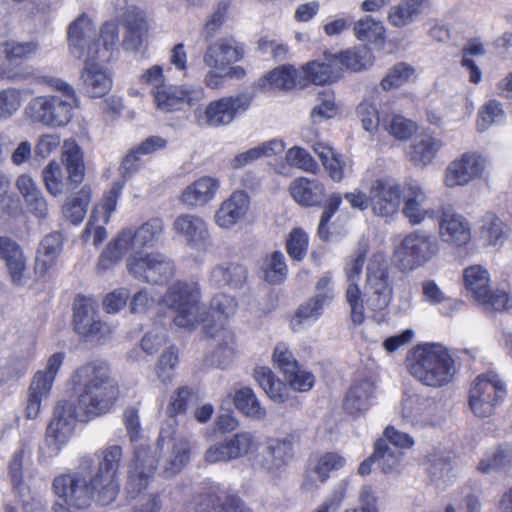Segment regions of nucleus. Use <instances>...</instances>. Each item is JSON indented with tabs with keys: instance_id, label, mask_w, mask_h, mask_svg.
Wrapping results in <instances>:
<instances>
[{
	"instance_id": "nucleus-51",
	"label": "nucleus",
	"mask_w": 512,
	"mask_h": 512,
	"mask_svg": "<svg viewBox=\"0 0 512 512\" xmlns=\"http://www.w3.org/2000/svg\"><path fill=\"white\" fill-rule=\"evenodd\" d=\"M353 32L358 40L370 43H382L385 38L382 22L369 15L361 17L354 23Z\"/></svg>"
},
{
	"instance_id": "nucleus-20",
	"label": "nucleus",
	"mask_w": 512,
	"mask_h": 512,
	"mask_svg": "<svg viewBox=\"0 0 512 512\" xmlns=\"http://www.w3.org/2000/svg\"><path fill=\"white\" fill-rule=\"evenodd\" d=\"M74 330L89 340H101L112 333L113 327L98 319L93 303L79 298L74 304Z\"/></svg>"
},
{
	"instance_id": "nucleus-5",
	"label": "nucleus",
	"mask_w": 512,
	"mask_h": 512,
	"mask_svg": "<svg viewBox=\"0 0 512 512\" xmlns=\"http://www.w3.org/2000/svg\"><path fill=\"white\" fill-rule=\"evenodd\" d=\"M439 251V241L431 233L418 229L402 239L394 256L402 272H411L427 264Z\"/></svg>"
},
{
	"instance_id": "nucleus-56",
	"label": "nucleus",
	"mask_w": 512,
	"mask_h": 512,
	"mask_svg": "<svg viewBox=\"0 0 512 512\" xmlns=\"http://www.w3.org/2000/svg\"><path fill=\"white\" fill-rule=\"evenodd\" d=\"M512 462V444L499 445L494 452L487 455L478 463L477 469L482 473H489L507 467Z\"/></svg>"
},
{
	"instance_id": "nucleus-57",
	"label": "nucleus",
	"mask_w": 512,
	"mask_h": 512,
	"mask_svg": "<svg viewBox=\"0 0 512 512\" xmlns=\"http://www.w3.org/2000/svg\"><path fill=\"white\" fill-rule=\"evenodd\" d=\"M164 229L163 220L152 218L143 223L137 230H132L135 243L141 251L144 247H151L159 239Z\"/></svg>"
},
{
	"instance_id": "nucleus-32",
	"label": "nucleus",
	"mask_w": 512,
	"mask_h": 512,
	"mask_svg": "<svg viewBox=\"0 0 512 512\" xmlns=\"http://www.w3.org/2000/svg\"><path fill=\"white\" fill-rule=\"evenodd\" d=\"M95 27L87 14L79 15L68 27V41L71 54L75 58L87 57V49L94 40Z\"/></svg>"
},
{
	"instance_id": "nucleus-50",
	"label": "nucleus",
	"mask_w": 512,
	"mask_h": 512,
	"mask_svg": "<svg viewBox=\"0 0 512 512\" xmlns=\"http://www.w3.org/2000/svg\"><path fill=\"white\" fill-rule=\"evenodd\" d=\"M233 403L246 416L256 419H263L266 416L265 408L261 406L251 387L237 389L233 395Z\"/></svg>"
},
{
	"instance_id": "nucleus-45",
	"label": "nucleus",
	"mask_w": 512,
	"mask_h": 512,
	"mask_svg": "<svg viewBox=\"0 0 512 512\" xmlns=\"http://www.w3.org/2000/svg\"><path fill=\"white\" fill-rule=\"evenodd\" d=\"M428 0H402L389 9L388 22L397 28L411 24L424 10Z\"/></svg>"
},
{
	"instance_id": "nucleus-41",
	"label": "nucleus",
	"mask_w": 512,
	"mask_h": 512,
	"mask_svg": "<svg viewBox=\"0 0 512 512\" xmlns=\"http://www.w3.org/2000/svg\"><path fill=\"white\" fill-rule=\"evenodd\" d=\"M62 243L63 237L59 232H52L42 239L37 251L36 273L45 275L56 264V259L62 250Z\"/></svg>"
},
{
	"instance_id": "nucleus-19",
	"label": "nucleus",
	"mask_w": 512,
	"mask_h": 512,
	"mask_svg": "<svg viewBox=\"0 0 512 512\" xmlns=\"http://www.w3.org/2000/svg\"><path fill=\"white\" fill-rule=\"evenodd\" d=\"M489 166L482 154L469 151L449 163L445 171V184L448 187L464 186L483 175Z\"/></svg>"
},
{
	"instance_id": "nucleus-18",
	"label": "nucleus",
	"mask_w": 512,
	"mask_h": 512,
	"mask_svg": "<svg viewBox=\"0 0 512 512\" xmlns=\"http://www.w3.org/2000/svg\"><path fill=\"white\" fill-rule=\"evenodd\" d=\"M345 465V457L334 451L310 457L300 485L301 490L311 492L318 489L317 481L321 484L326 483L333 472L341 470Z\"/></svg>"
},
{
	"instance_id": "nucleus-31",
	"label": "nucleus",
	"mask_w": 512,
	"mask_h": 512,
	"mask_svg": "<svg viewBox=\"0 0 512 512\" xmlns=\"http://www.w3.org/2000/svg\"><path fill=\"white\" fill-rule=\"evenodd\" d=\"M295 437L288 435L284 438H269L264 456V466L270 471H280L286 468L294 459Z\"/></svg>"
},
{
	"instance_id": "nucleus-37",
	"label": "nucleus",
	"mask_w": 512,
	"mask_h": 512,
	"mask_svg": "<svg viewBox=\"0 0 512 512\" xmlns=\"http://www.w3.org/2000/svg\"><path fill=\"white\" fill-rule=\"evenodd\" d=\"M305 73L313 83L321 85L338 80L342 75V62L337 54L324 53L321 60L307 64Z\"/></svg>"
},
{
	"instance_id": "nucleus-21",
	"label": "nucleus",
	"mask_w": 512,
	"mask_h": 512,
	"mask_svg": "<svg viewBox=\"0 0 512 512\" xmlns=\"http://www.w3.org/2000/svg\"><path fill=\"white\" fill-rule=\"evenodd\" d=\"M366 258V250L359 249L355 257L346 264L345 274L348 282L346 289V301L350 307L353 323L361 324L365 319L362 293L358 281Z\"/></svg>"
},
{
	"instance_id": "nucleus-17",
	"label": "nucleus",
	"mask_w": 512,
	"mask_h": 512,
	"mask_svg": "<svg viewBox=\"0 0 512 512\" xmlns=\"http://www.w3.org/2000/svg\"><path fill=\"white\" fill-rule=\"evenodd\" d=\"M370 207L378 217L389 218L397 214L401 204V186L391 177L373 180L369 187Z\"/></svg>"
},
{
	"instance_id": "nucleus-39",
	"label": "nucleus",
	"mask_w": 512,
	"mask_h": 512,
	"mask_svg": "<svg viewBox=\"0 0 512 512\" xmlns=\"http://www.w3.org/2000/svg\"><path fill=\"white\" fill-rule=\"evenodd\" d=\"M253 378L272 401L284 403L288 399L289 388L287 383L276 377L269 367H255Z\"/></svg>"
},
{
	"instance_id": "nucleus-8",
	"label": "nucleus",
	"mask_w": 512,
	"mask_h": 512,
	"mask_svg": "<svg viewBox=\"0 0 512 512\" xmlns=\"http://www.w3.org/2000/svg\"><path fill=\"white\" fill-rule=\"evenodd\" d=\"M504 381L494 371L476 377L469 391V406L477 417L491 416L496 406L506 397Z\"/></svg>"
},
{
	"instance_id": "nucleus-34",
	"label": "nucleus",
	"mask_w": 512,
	"mask_h": 512,
	"mask_svg": "<svg viewBox=\"0 0 512 512\" xmlns=\"http://www.w3.org/2000/svg\"><path fill=\"white\" fill-rule=\"evenodd\" d=\"M249 196L244 191L233 192L215 213V222L221 228H231L245 216L249 209Z\"/></svg>"
},
{
	"instance_id": "nucleus-15",
	"label": "nucleus",
	"mask_w": 512,
	"mask_h": 512,
	"mask_svg": "<svg viewBox=\"0 0 512 512\" xmlns=\"http://www.w3.org/2000/svg\"><path fill=\"white\" fill-rule=\"evenodd\" d=\"M127 269L134 277L153 284H165L175 273L173 261L156 252L130 258L127 260Z\"/></svg>"
},
{
	"instance_id": "nucleus-2",
	"label": "nucleus",
	"mask_w": 512,
	"mask_h": 512,
	"mask_svg": "<svg viewBox=\"0 0 512 512\" xmlns=\"http://www.w3.org/2000/svg\"><path fill=\"white\" fill-rule=\"evenodd\" d=\"M123 449L118 444L97 450L79 459V471L58 474L52 481L57 500L53 512H83L93 503L109 506L120 493L119 471Z\"/></svg>"
},
{
	"instance_id": "nucleus-44",
	"label": "nucleus",
	"mask_w": 512,
	"mask_h": 512,
	"mask_svg": "<svg viewBox=\"0 0 512 512\" xmlns=\"http://www.w3.org/2000/svg\"><path fill=\"white\" fill-rule=\"evenodd\" d=\"M442 145L440 139L429 134H422L412 142L408 152L409 160L416 166H426L431 163Z\"/></svg>"
},
{
	"instance_id": "nucleus-24",
	"label": "nucleus",
	"mask_w": 512,
	"mask_h": 512,
	"mask_svg": "<svg viewBox=\"0 0 512 512\" xmlns=\"http://www.w3.org/2000/svg\"><path fill=\"white\" fill-rule=\"evenodd\" d=\"M172 229L191 247L202 249L209 243L208 224L198 215L189 213L178 215L172 224Z\"/></svg>"
},
{
	"instance_id": "nucleus-33",
	"label": "nucleus",
	"mask_w": 512,
	"mask_h": 512,
	"mask_svg": "<svg viewBox=\"0 0 512 512\" xmlns=\"http://www.w3.org/2000/svg\"><path fill=\"white\" fill-rule=\"evenodd\" d=\"M402 213L412 225L421 224L425 219H433L436 216V211L429 205L426 193L417 184L409 186Z\"/></svg>"
},
{
	"instance_id": "nucleus-16",
	"label": "nucleus",
	"mask_w": 512,
	"mask_h": 512,
	"mask_svg": "<svg viewBox=\"0 0 512 512\" xmlns=\"http://www.w3.org/2000/svg\"><path fill=\"white\" fill-rule=\"evenodd\" d=\"M250 104L251 96L242 93L212 101L203 111L197 110L196 114L199 123L218 127L230 124L236 116L244 113Z\"/></svg>"
},
{
	"instance_id": "nucleus-30",
	"label": "nucleus",
	"mask_w": 512,
	"mask_h": 512,
	"mask_svg": "<svg viewBox=\"0 0 512 512\" xmlns=\"http://www.w3.org/2000/svg\"><path fill=\"white\" fill-rule=\"evenodd\" d=\"M0 258L5 263L11 282L17 286L23 285L26 257L19 244L8 237H0Z\"/></svg>"
},
{
	"instance_id": "nucleus-1",
	"label": "nucleus",
	"mask_w": 512,
	"mask_h": 512,
	"mask_svg": "<svg viewBox=\"0 0 512 512\" xmlns=\"http://www.w3.org/2000/svg\"><path fill=\"white\" fill-rule=\"evenodd\" d=\"M70 384L76 402L57 401L45 431L46 443L53 446L55 455L68 443L78 418L89 421L111 412L121 395L120 385L104 361H91L78 367L71 375Z\"/></svg>"
},
{
	"instance_id": "nucleus-6",
	"label": "nucleus",
	"mask_w": 512,
	"mask_h": 512,
	"mask_svg": "<svg viewBox=\"0 0 512 512\" xmlns=\"http://www.w3.org/2000/svg\"><path fill=\"white\" fill-rule=\"evenodd\" d=\"M405 364L414 378L432 387L449 383L456 373L451 354H408Z\"/></svg>"
},
{
	"instance_id": "nucleus-62",
	"label": "nucleus",
	"mask_w": 512,
	"mask_h": 512,
	"mask_svg": "<svg viewBox=\"0 0 512 512\" xmlns=\"http://www.w3.org/2000/svg\"><path fill=\"white\" fill-rule=\"evenodd\" d=\"M297 71L291 66H280L269 72L263 79L264 87L268 84L278 89H292L296 84Z\"/></svg>"
},
{
	"instance_id": "nucleus-11",
	"label": "nucleus",
	"mask_w": 512,
	"mask_h": 512,
	"mask_svg": "<svg viewBox=\"0 0 512 512\" xmlns=\"http://www.w3.org/2000/svg\"><path fill=\"white\" fill-rule=\"evenodd\" d=\"M377 376L376 363L371 355H368L365 369H357L354 381L343 401V408L348 414L358 416L369 409Z\"/></svg>"
},
{
	"instance_id": "nucleus-36",
	"label": "nucleus",
	"mask_w": 512,
	"mask_h": 512,
	"mask_svg": "<svg viewBox=\"0 0 512 512\" xmlns=\"http://www.w3.org/2000/svg\"><path fill=\"white\" fill-rule=\"evenodd\" d=\"M119 42V25L115 21H107L102 24L99 39L94 40L88 46L87 55L99 62H109Z\"/></svg>"
},
{
	"instance_id": "nucleus-10",
	"label": "nucleus",
	"mask_w": 512,
	"mask_h": 512,
	"mask_svg": "<svg viewBox=\"0 0 512 512\" xmlns=\"http://www.w3.org/2000/svg\"><path fill=\"white\" fill-rule=\"evenodd\" d=\"M185 509L187 512H251L237 495L217 484L204 486L195 493Z\"/></svg>"
},
{
	"instance_id": "nucleus-58",
	"label": "nucleus",
	"mask_w": 512,
	"mask_h": 512,
	"mask_svg": "<svg viewBox=\"0 0 512 512\" xmlns=\"http://www.w3.org/2000/svg\"><path fill=\"white\" fill-rule=\"evenodd\" d=\"M453 458L454 454L452 451L434 448L425 457L424 465L426 466V471L432 477H442L444 473H448L452 470Z\"/></svg>"
},
{
	"instance_id": "nucleus-26",
	"label": "nucleus",
	"mask_w": 512,
	"mask_h": 512,
	"mask_svg": "<svg viewBox=\"0 0 512 512\" xmlns=\"http://www.w3.org/2000/svg\"><path fill=\"white\" fill-rule=\"evenodd\" d=\"M140 252L132 235V229H123L112 241L109 242L105 250L101 253L97 269L107 270L114 264L121 261L124 256L130 258L136 257Z\"/></svg>"
},
{
	"instance_id": "nucleus-29",
	"label": "nucleus",
	"mask_w": 512,
	"mask_h": 512,
	"mask_svg": "<svg viewBox=\"0 0 512 512\" xmlns=\"http://www.w3.org/2000/svg\"><path fill=\"white\" fill-rule=\"evenodd\" d=\"M273 360L293 390L307 392L314 386V375L302 370L293 354H273Z\"/></svg>"
},
{
	"instance_id": "nucleus-13",
	"label": "nucleus",
	"mask_w": 512,
	"mask_h": 512,
	"mask_svg": "<svg viewBox=\"0 0 512 512\" xmlns=\"http://www.w3.org/2000/svg\"><path fill=\"white\" fill-rule=\"evenodd\" d=\"M259 442L253 433L248 431L237 432L223 441L217 442L207 448L204 459L209 464L227 463L233 460L256 454Z\"/></svg>"
},
{
	"instance_id": "nucleus-28",
	"label": "nucleus",
	"mask_w": 512,
	"mask_h": 512,
	"mask_svg": "<svg viewBox=\"0 0 512 512\" xmlns=\"http://www.w3.org/2000/svg\"><path fill=\"white\" fill-rule=\"evenodd\" d=\"M98 59L91 56L85 58V67L81 74L83 89L91 98H100L106 95L111 86L112 80L107 70L103 68Z\"/></svg>"
},
{
	"instance_id": "nucleus-3",
	"label": "nucleus",
	"mask_w": 512,
	"mask_h": 512,
	"mask_svg": "<svg viewBox=\"0 0 512 512\" xmlns=\"http://www.w3.org/2000/svg\"><path fill=\"white\" fill-rule=\"evenodd\" d=\"M201 292L196 282L177 281L163 296L164 304L175 316L173 322L180 328L194 330L203 323V334L209 347L218 350H233L235 337L231 330L223 327L214 332V326L208 319V312L200 306Z\"/></svg>"
},
{
	"instance_id": "nucleus-9",
	"label": "nucleus",
	"mask_w": 512,
	"mask_h": 512,
	"mask_svg": "<svg viewBox=\"0 0 512 512\" xmlns=\"http://www.w3.org/2000/svg\"><path fill=\"white\" fill-rule=\"evenodd\" d=\"M115 21L123 28L122 47L136 51L148 32V20L144 10L130 0H112Z\"/></svg>"
},
{
	"instance_id": "nucleus-14",
	"label": "nucleus",
	"mask_w": 512,
	"mask_h": 512,
	"mask_svg": "<svg viewBox=\"0 0 512 512\" xmlns=\"http://www.w3.org/2000/svg\"><path fill=\"white\" fill-rule=\"evenodd\" d=\"M38 82L48 83L58 91L55 95H46L49 105L50 128L66 126L73 117V109L77 107L78 99L74 89L61 79L42 76Z\"/></svg>"
},
{
	"instance_id": "nucleus-55",
	"label": "nucleus",
	"mask_w": 512,
	"mask_h": 512,
	"mask_svg": "<svg viewBox=\"0 0 512 512\" xmlns=\"http://www.w3.org/2000/svg\"><path fill=\"white\" fill-rule=\"evenodd\" d=\"M264 280L270 284L282 283L288 274V268L285 262L284 254L280 251H274L268 256L262 266Z\"/></svg>"
},
{
	"instance_id": "nucleus-52",
	"label": "nucleus",
	"mask_w": 512,
	"mask_h": 512,
	"mask_svg": "<svg viewBox=\"0 0 512 512\" xmlns=\"http://www.w3.org/2000/svg\"><path fill=\"white\" fill-rule=\"evenodd\" d=\"M42 179L46 190L52 196L61 195L66 189L72 190L76 187H72L68 181V176L65 177L62 168L59 163L52 161L42 170Z\"/></svg>"
},
{
	"instance_id": "nucleus-48",
	"label": "nucleus",
	"mask_w": 512,
	"mask_h": 512,
	"mask_svg": "<svg viewBox=\"0 0 512 512\" xmlns=\"http://www.w3.org/2000/svg\"><path fill=\"white\" fill-rule=\"evenodd\" d=\"M237 307L238 304L236 299L230 295L218 293L213 296L210 301V310L212 315L208 314V319L214 326V332L221 327L226 329L222 323V320H226L233 316L237 310ZM227 330L229 329L227 328Z\"/></svg>"
},
{
	"instance_id": "nucleus-43",
	"label": "nucleus",
	"mask_w": 512,
	"mask_h": 512,
	"mask_svg": "<svg viewBox=\"0 0 512 512\" xmlns=\"http://www.w3.org/2000/svg\"><path fill=\"white\" fill-rule=\"evenodd\" d=\"M247 279V270L243 265L227 263L216 265L210 271L209 282L215 287L229 286L241 288Z\"/></svg>"
},
{
	"instance_id": "nucleus-63",
	"label": "nucleus",
	"mask_w": 512,
	"mask_h": 512,
	"mask_svg": "<svg viewBox=\"0 0 512 512\" xmlns=\"http://www.w3.org/2000/svg\"><path fill=\"white\" fill-rule=\"evenodd\" d=\"M191 444L187 439L176 440L172 447L171 459L166 467L170 475L177 474L190 462Z\"/></svg>"
},
{
	"instance_id": "nucleus-7",
	"label": "nucleus",
	"mask_w": 512,
	"mask_h": 512,
	"mask_svg": "<svg viewBox=\"0 0 512 512\" xmlns=\"http://www.w3.org/2000/svg\"><path fill=\"white\" fill-rule=\"evenodd\" d=\"M392 294L393 286L386 261L382 255L375 254L367 265L364 293L362 294L363 308L365 309L366 306L372 311H381L389 305Z\"/></svg>"
},
{
	"instance_id": "nucleus-27",
	"label": "nucleus",
	"mask_w": 512,
	"mask_h": 512,
	"mask_svg": "<svg viewBox=\"0 0 512 512\" xmlns=\"http://www.w3.org/2000/svg\"><path fill=\"white\" fill-rule=\"evenodd\" d=\"M140 252L132 235V229H123L112 241L109 242L105 250L101 253L97 269L107 270L114 264L121 261L124 256L130 258L136 257Z\"/></svg>"
},
{
	"instance_id": "nucleus-42",
	"label": "nucleus",
	"mask_w": 512,
	"mask_h": 512,
	"mask_svg": "<svg viewBox=\"0 0 512 512\" xmlns=\"http://www.w3.org/2000/svg\"><path fill=\"white\" fill-rule=\"evenodd\" d=\"M291 196L304 206H316L322 202L324 187L316 179L297 178L289 186Z\"/></svg>"
},
{
	"instance_id": "nucleus-49",
	"label": "nucleus",
	"mask_w": 512,
	"mask_h": 512,
	"mask_svg": "<svg viewBox=\"0 0 512 512\" xmlns=\"http://www.w3.org/2000/svg\"><path fill=\"white\" fill-rule=\"evenodd\" d=\"M464 283L472 297L479 302L490 289L488 271L480 265H473L464 270Z\"/></svg>"
},
{
	"instance_id": "nucleus-53",
	"label": "nucleus",
	"mask_w": 512,
	"mask_h": 512,
	"mask_svg": "<svg viewBox=\"0 0 512 512\" xmlns=\"http://www.w3.org/2000/svg\"><path fill=\"white\" fill-rule=\"evenodd\" d=\"M337 55L342 62V72L344 69L360 71L371 66L374 60L372 51L365 45L347 49Z\"/></svg>"
},
{
	"instance_id": "nucleus-40",
	"label": "nucleus",
	"mask_w": 512,
	"mask_h": 512,
	"mask_svg": "<svg viewBox=\"0 0 512 512\" xmlns=\"http://www.w3.org/2000/svg\"><path fill=\"white\" fill-rule=\"evenodd\" d=\"M62 163L72 187H77L84 179L85 166L80 146L75 140L67 139L62 146Z\"/></svg>"
},
{
	"instance_id": "nucleus-59",
	"label": "nucleus",
	"mask_w": 512,
	"mask_h": 512,
	"mask_svg": "<svg viewBox=\"0 0 512 512\" xmlns=\"http://www.w3.org/2000/svg\"><path fill=\"white\" fill-rule=\"evenodd\" d=\"M2 46L5 57L9 62L30 59L40 48L39 43L34 40L16 41L11 39L5 41Z\"/></svg>"
},
{
	"instance_id": "nucleus-46",
	"label": "nucleus",
	"mask_w": 512,
	"mask_h": 512,
	"mask_svg": "<svg viewBox=\"0 0 512 512\" xmlns=\"http://www.w3.org/2000/svg\"><path fill=\"white\" fill-rule=\"evenodd\" d=\"M285 150V144L280 139H272L264 142L257 147L251 148L246 152L238 154L231 162L234 169H240L247 164L261 158L278 155Z\"/></svg>"
},
{
	"instance_id": "nucleus-23",
	"label": "nucleus",
	"mask_w": 512,
	"mask_h": 512,
	"mask_svg": "<svg viewBox=\"0 0 512 512\" xmlns=\"http://www.w3.org/2000/svg\"><path fill=\"white\" fill-rule=\"evenodd\" d=\"M201 88L191 89L184 86L165 85L155 90L153 98L156 108L164 113L180 110L184 104L193 105L203 98Z\"/></svg>"
},
{
	"instance_id": "nucleus-22",
	"label": "nucleus",
	"mask_w": 512,
	"mask_h": 512,
	"mask_svg": "<svg viewBox=\"0 0 512 512\" xmlns=\"http://www.w3.org/2000/svg\"><path fill=\"white\" fill-rule=\"evenodd\" d=\"M243 44L233 38H220L207 46L203 55L206 66L218 71H225L231 63L238 62L244 57Z\"/></svg>"
},
{
	"instance_id": "nucleus-54",
	"label": "nucleus",
	"mask_w": 512,
	"mask_h": 512,
	"mask_svg": "<svg viewBox=\"0 0 512 512\" xmlns=\"http://www.w3.org/2000/svg\"><path fill=\"white\" fill-rule=\"evenodd\" d=\"M90 202V190L83 187L75 197L68 198L62 205V214L72 224H79L85 217Z\"/></svg>"
},
{
	"instance_id": "nucleus-35",
	"label": "nucleus",
	"mask_w": 512,
	"mask_h": 512,
	"mask_svg": "<svg viewBox=\"0 0 512 512\" xmlns=\"http://www.w3.org/2000/svg\"><path fill=\"white\" fill-rule=\"evenodd\" d=\"M402 453L393 451L389 444L382 438H378L374 443L373 453L358 467V473L362 476L370 474L374 464L384 473H389L400 464Z\"/></svg>"
},
{
	"instance_id": "nucleus-12",
	"label": "nucleus",
	"mask_w": 512,
	"mask_h": 512,
	"mask_svg": "<svg viewBox=\"0 0 512 512\" xmlns=\"http://www.w3.org/2000/svg\"><path fill=\"white\" fill-rule=\"evenodd\" d=\"M64 354H52L45 370L35 373L27 392L24 405V416L28 420L36 419L41 412L42 400L47 398L52 390L55 377L63 363Z\"/></svg>"
},
{
	"instance_id": "nucleus-61",
	"label": "nucleus",
	"mask_w": 512,
	"mask_h": 512,
	"mask_svg": "<svg viewBox=\"0 0 512 512\" xmlns=\"http://www.w3.org/2000/svg\"><path fill=\"white\" fill-rule=\"evenodd\" d=\"M24 115L31 123L50 128L49 105L46 95L32 98L24 108Z\"/></svg>"
},
{
	"instance_id": "nucleus-4",
	"label": "nucleus",
	"mask_w": 512,
	"mask_h": 512,
	"mask_svg": "<svg viewBox=\"0 0 512 512\" xmlns=\"http://www.w3.org/2000/svg\"><path fill=\"white\" fill-rule=\"evenodd\" d=\"M159 457L150 445H138L129 465L126 489L131 496L140 495L132 512H161L163 492L143 493L153 480Z\"/></svg>"
},
{
	"instance_id": "nucleus-47",
	"label": "nucleus",
	"mask_w": 512,
	"mask_h": 512,
	"mask_svg": "<svg viewBox=\"0 0 512 512\" xmlns=\"http://www.w3.org/2000/svg\"><path fill=\"white\" fill-rule=\"evenodd\" d=\"M481 238L487 245H502L509 235V227L494 213L487 212L480 220Z\"/></svg>"
},
{
	"instance_id": "nucleus-25",
	"label": "nucleus",
	"mask_w": 512,
	"mask_h": 512,
	"mask_svg": "<svg viewBox=\"0 0 512 512\" xmlns=\"http://www.w3.org/2000/svg\"><path fill=\"white\" fill-rule=\"evenodd\" d=\"M439 235L443 242L463 247L471 240V227L465 217L451 208H443L439 220Z\"/></svg>"
},
{
	"instance_id": "nucleus-38",
	"label": "nucleus",
	"mask_w": 512,
	"mask_h": 512,
	"mask_svg": "<svg viewBox=\"0 0 512 512\" xmlns=\"http://www.w3.org/2000/svg\"><path fill=\"white\" fill-rule=\"evenodd\" d=\"M218 189L216 178L203 176L182 191L180 201L187 207L204 206L216 196Z\"/></svg>"
},
{
	"instance_id": "nucleus-64",
	"label": "nucleus",
	"mask_w": 512,
	"mask_h": 512,
	"mask_svg": "<svg viewBox=\"0 0 512 512\" xmlns=\"http://www.w3.org/2000/svg\"><path fill=\"white\" fill-rule=\"evenodd\" d=\"M316 101L317 103L310 113L311 120L314 124L331 119L337 114V106L333 93L323 92L318 95Z\"/></svg>"
},
{
	"instance_id": "nucleus-60",
	"label": "nucleus",
	"mask_w": 512,
	"mask_h": 512,
	"mask_svg": "<svg viewBox=\"0 0 512 512\" xmlns=\"http://www.w3.org/2000/svg\"><path fill=\"white\" fill-rule=\"evenodd\" d=\"M462 59L461 64L462 66L468 71L469 73V80L472 83H479L481 81V70L479 67L475 64L472 57L474 56H482L485 53L484 46L482 43L472 40L469 41L463 48H462Z\"/></svg>"
}]
</instances>
